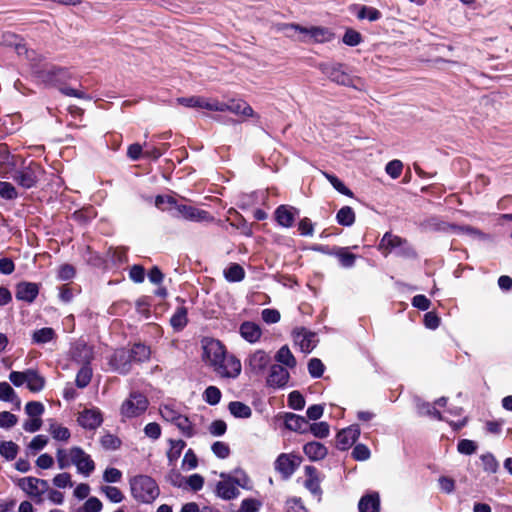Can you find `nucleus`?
<instances>
[{
	"label": "nucleus",
	"instance_id": "1",
	"mask_svg": "<svg viewBox=\"0 0 512 512\" xmlns=\"http://www.w3.org/2000/svg\"><path fill=\"white\" fill-rule=\"evenodd\" d=\"M154 205L178 220L189 222H212L214 220L210 211L185 198L177 200L171 195H157L154 198Z\"/></svg>",
	"mask_w": 512,
	"mask_h": 512
},
{
	"label": "nucleus",
	"instance_id": "2",
	"mask_svg": "<svg viewBox=\"0 0 512 512\" xmlns=\"http://www.w3.org/2000/svg\"><path fill=\"white\" fill-rule=\"evenodd\" d=\"M56 460L59 469L74 465L77 472L84 477H89L95 470V462L91 456L78 446L57 449Z\"/></svg>",
	"mask_w": 512,
	"mask_h": 512
},
{
	"label": "nucleus",
	"instance_id": "3",
	"mask_svg": "<svg viewBox=\"0 0 512 512\" xmlns=\"http://www.w3.org/2000/svg\"><path fill=\"white\" fill-rule=\"evenodd\" d=\"M133 498L141 503H152L160 493L157 483L147 475H137L130 479Z\"/></svg>",
	"mask_w": 512,
	"mask_h": 512
},
{
	"label": "nucleus",
	"instance_id": "4",
	"mask_svg": "<svg viewBox=\"0 0 512 512\" xmlns=\"http://www.w3.org/2000/svg\"><path fill=\"white\" fill-rule=\"evenodd\" d=\"M222 480L216 483L215 494L223 500H232L239 496L238 486L243 489H251L250 479L246 475L231 477L221 474Z\"/></svg>",
	"mask_w": 512,
	"mask_h": 512
},
{
	"label": "nucleus",
	"instance_id": "5",
	"mask_svg": "<svg viewBox=\"0 0 512 512\" xmlns=\"http://www.w3.org/2000/svg\"><path fill=\"white\" fill-rule=\"evenodd\" d=\"M321 72L332 82L338 85L351 87L359 90L358 83L360 78L351 76L346 70V66L342 63H321L319 65Z\"/></svg>",
	"mask_w": 512,
	"mask_h": 512
},
{
	"label": "nucleus",
	"instance_id": "6",
	"mask_svg": "<svg viewBox=\"0 0 512 512\" xmlns=\"http://www.w3.org/2000/svg\"><path fill=\"white\" fill-rule=\"evenodd\" d=\"M35 77L40 80L45 86L60 87L65 85L72 79L71 71L66 67L52 66L49 69H37L34 71Z\"/></svg>",
	"mask_w": 512,
	"mask_h": 512
},
{
	"label": "nucleus",
	"instance_id": "7",
	"mask_svg": "<svg viewBox=\"0 0 512 512\" xmlns=\"http://www.w3.org/2000/svg\"><path fill=\"white\" fill-rule=\"evenodd\" d=\"M44 173L45 171L40 164L31 161L29 165L16 170L13 179L22 188L30 189L36 186L39 178Z\"/></svg>",
	"mask_w": 512,
	"mask_h": 512
},
{
	"label": "nucleus",
	"instance_id": "8",
	"mask_svg": "<svg viewBox=\"0 0 512 512\" xmlns=\"http://www.w3.org/2000/svg\"><path fill=\"white\" fill-rule=\"evenodd\" d=\"M149 405V401L145 395L132 392L122 402L120 406V414L123 418H135L145 413Z\"/></svg>",
	"mask_w": 512,
	"mask_h": 512
},
{
	"label": "nucleus",
	"instance_id": "9",
	"mask_svg": "<svg viewBox=\"0 0 512 512\" xmlns=\"http://www.w3.org/2000/svg\"><path fill=\"white\" fill-rule=\"evenodd\" d=\"M215 373L221 378L235 379L242 370V365L239 359L233 355H224L220 363L213 366Z\"/></svg>",
	"mask_w": 512,
	"mask_h": 512
},
{
	"label": "nucleus",
	"instance_id": "10",
	"mask_svg": "<svg viewBox=\"0 0 512 512\" xmlns=\"http://www.w3.org/2000/svg\"><path fill=\"white\" fill-rule=\"evenodd\" d=\"M203 360L211 367L220 363L223 356L226 355L225 347L216 339L205 338L202 341Z\"/></svg>",
	"mask_w": 512,
	"mask_h": 512
},
{
	"label": "nucleus",
	"instance_id": "11",
	"mask_svg": "<svg viewBox=\"0 0 512 512\" xmlns=\"http://www.w3.org/2000/svg\"><path fill=\"white\" fill-rule=\"evenodd\" d=\"M17 485L30 497L40 498L49 489V484L46 480L36 477L20 478Z\"/></svg>",
	"mask_w": 512,
	"mask_h": 512
},
{
	"label": "nucleus",
	"instance_id": "12",
	"mask_svg": "<svg viewBox=\"0 0 512 512\" xmlns=\"http://www.w3.org/2000/svg\"><path fill=\"white\" fill-rule=\"evenodd\" d=\"M287 27L299 31L300 33L308 34L316 43L330 42L335 36V34L326 27L312 26L307 28L295 23L288 24Z\"/></svg>",
	"mask_w": 512,
	"mask_h": 512
},
{
	"label": "nucleus",
	"instance_id": "13",
	"mask_svg": "<svg viewBox=\"0 0 512 512\" xmlns=\"http://www.w3.org/2000/svg\"><path fill=\"white\" fill-rule=\"evenodd\" d=\"M77 422L85 429L94 430L103 422V416L100 409L96 407L85 408L79 412Z\"/></svg>",
	"mask_w": 512,
	"mask_h": 512
},
{
	"label": "nucleus",
	"instance_id": "14",
	"mask_svg": "<svg viewBox=\"0 0 512 512\" xmlns=\"http://www.w3.org/2000/svg\"><path fill=\"white\" fill-rule=\"evenodd\" d=\"M176 102L178 105H182L187 108L205 109L208 111L221 109V107L214 104V99L203 96L178 97Z\"/></svg>",
	"mask_w": 512,
	"mask_h": 512
},
{
	"label": "nucleus",
	"instance_id": "15",
	"mask_svg": "<svg viewBox=\"0 0 512 512\" xmlns=\"http://www.w3.org/2000/svg\"><path fill=\"white\" fill-rule=\"evenodd\" d=\"M214 104L221 107V109H214L213 111L215 112L229 111L233 114L243 115L246 117H251L254 114L252 107L245 101L232 100L230 103H225L214 99Z\"/></svg>",
	"mask_w": 512,
	"mask_h": 512
},
{
	"label": "nucleus",
	"instance_id": "16",
	"mask_svg": "<svg viewBox=\"0 0 512 512\" xmlns=\"http://www.w3.org/2000/svg\"><path fill=\"white\" fill-rule=\"evenodd\" d=\"M301 458L294 454H281L276 462V469L285 477L291 476L300 465Z\"/></svg>",
	"mask_w": 512,
	"mask_h": 512
},
{
	"label": "nucleus",
	"instance_id": "17",
	"mask_svg": "<svg viewBox=\"0 0 512 512\" xmlns=\"http://www.w3.org/2000/svg\"><path fill=\"white\" fill-rule=\"evenodd\" d=\"M300 210L292 205H279L274 211L276 224H294L299 218Z\"/></svg>",
	"mask_w": 512,
	"mask_h": 512
},
{
	"label": "nucleus",
	"instance_id": "18",
	"mask_svg": "<svg viewBox=\"0 0 512 512\" xmlns=\"http://www.w3.org/2000/svg\"><path fill=\"white\" fill-rule=\"evenodd\" d=\"M294 342L304 353H310L317 344L315 334L305 329L296 330L294 332Z\"/></svg>",
	"mask_w": 512,
	"mask_h": 512
},
{
	"label": "nucleus",
	"instance_id": "19",
	"mask_svg": "<svg viewBox=\"0 0 512 512\" xmlns=\"http://www.w3.org/2000/svg\"><path fill=\"white\" fill-rule=\"evenodd\" d=\"M360 435V429L357 425H352L340 431L337 435V447L346 450L352 446Z\"/></svg>",
	"mask_w": 512,
	"mask_h": 512
},
{
	"label": "nucleus",
	"instance_id": "20",
	"mask_svg": "<svg viewBox=\"0 0 512 512\" xmlns=\"http://www.w3.org/2000/svg\"><path fill=\"white\" fill-rule=\"evenodd\" d=\"M351 11L356 15L359 20H368L369 22H376L382 18V13L375 7L354 4L351 7Z\"/></svg>",
	"mask_w": 512,
	"mask_h": 512
},
{
	"label": "nucleus",
	"instance_id": "21",
	"mask_svg": "<svg viewBox=\"0 0 512 512\" xmlns=\"http://www.w3.org/2000/svg\"><path fill=\"white\" fill-rule=\"evenodd\" d=\"M289 380V372L280 365H273L267 377V384L272 387H284Z\"/></svg>",
	"mask_w": 512,
	"mask_h": 512
},
{
	"label": "nucleus",
	"instance_id": "22",
	"mask_svg": "<svg viewBox=\"0 0 512 512\" xmlns=\"http://www.w3.org/2000/svg\"><path fill=\"white\" fill-rule=\"evenodd\" d=\"M132 358L128 350H117L111 358V365L120 373H127L130 369Z\"/></svg>",
	"mask_w": 512,
	"mask_h": 512
},
{
	"label": "nucleus",
	"instance_id": "23",
	"mask_svg": "<svg viewBox=\"0 0 512 512\" xmlns=\"http://www.w3.org/2000/svg\"><path fill=\"white\" fill-rule=\"evenodd\" d=\"M269 363H270L269 355L262 350H258L256 352H254L249 357V361H248L249 367L255 373L262 372L268 366Z\"/></svg>",
	"mask_w": 512,
	"mask_h": 512
},
{
	"label": "nucleus",
	"instance_id": "24",
	"mask_svg": "<svg viewBox=\"0 0 512 512\" xmlns=\"http://www.w3.org/2000/svg\"><path fill=\"white\" fill-rule=\"evenodd\" d=\"M38 285L35 283L23 282L17 285L16 298L32 302L38 295Z\"/></svg>",
	"mask_w": 512,
	"mask_h": 512
},
{
	"label": "nucleus",
	"instance_id": "25",
	"mask_svg": "<svg viewBox=\"0 0 512 512\" xmlns=\"http://www.w3.org/2000/svg\"><path fill=\"white\" fill-rule=\"evenodd\" d=\"M306 480L304 486L314 495H320V480L317 474V470L313 466H306L304 468Z\"/></svg>",
	"mask_w": 512,
	"mask_h": 512
},
{
	"label": "nucleus",
	"instance_id": "26",
	"mask_svg": "<svg viewBox=\"0 0 512 512\" xmlns=\"http://www.w3.org/2000/svg\"><path fill=\"white\" fill-rule=\"evenodd\" d=\"M359 512H380L379 494L376 492L364 495L358 504Z\"/></svg>",
	"mask_w": 512,
	"mask_h": 512
},
{
	"label": "nucleus",
	"instance_id": "27",
	"mask_svg": "<svg viewBox=\"0 0 512 512\" xmlns=\"http://www.w3.org/2000/svg\"><path fill=\"white\" fill-rule=\"evenodd\" d=\"M240 334L248 342L255 343L260 339L262 332L257 324L253 322H244L240 326Z\"/></svg>",
	"mask_w": 512,
	"mask_h": 512
},
{
	"label": "nucleus",
	"instance_id": "28",
	"mask_svg": "<svg viewBox=\"0 0 512 512\" xmlns=\"http://www.w3.org/2000/svg\"><path fill=\"white\" fill-rule=\"evenodd\" d=\"M308 422L302 416L287 413L285 415V426L287 429L295 431V432H305L306 426Z\"/></svg>",
	"mask_w": 512,
	"mask_h": 512
},
{
	"label": "nucleus",
	"instance_id": "29",
	"mask_svg": "<svg viewBox=\"0 0 512 512\" xmlns=\"http://www.w3.org/2000/svg\"><path fill=\"white\" fill-rule=\"evenodd\" d=\"M303 449L306 456L312 461L323 459L327 454L326 448L319 442H309Z\"/></svg>",
	"mask_w": 512,
	"mask_h": 512
},
{
	"label": "nucleus",
	"instance_id": "30",
	"mask_svg": "<svg viewBox=\"0 0 512 512\" xmlns=\"http://www.w3.org/2000/svg\"><path fill=\"white\" fill-rule=\"evenodd\" d=\"M266 193L264 191H253L251 193L242 194L239 198V206L246 209L249 206L259 204L265 200Z\"/></svg>",
	"mask_w": 512,
	"mask_h": 512
},
{
	"label": "nucleus",
	"instance_id": "31",
	"mask_svg": "<svg viewBox=\"0 0 512 512\" xmlns=\"http://www.w3.org/2000/svg\"><path fill=\"white\" fill-rule=\"evenodd\" d=\"M27 387L31 392H40L45 386V378L38 371L28 369Z\"/></svg>",
	"mask_w": 512,
	"mask_h": 512
},
{
	"label": "nucleus",
	"instance_id": "32",
	"mask_svg": "<svg viewBox=\"0 0 512 512\" xmlns=\"http://www.w3.org/2000/svg\"><path fill=\"white\" fill-rule=\"evenodd\" d=\"M97 212L93 206L84 207L82 209L76 210L72 214V218L74 221L79 222L80 224H88L96 217Z\"/></svg>",
	"mask_w": 512,
	"mask_h": 512
},
{
	"label": "nucleus",
	"instance_id": "33",
	"mask_svg": "<svg viewBox=\"0 0 512 512\" xmlns=\"http://www.w3.org/2000/svg\"><path fill=\"white\" fill-rule=\"evenodd\" d=\"M230 413L237 418H249L252 414L251 408L243 402L233 401L228 405Z\"/></svg>",
	"mask_w": 512,
	"mask_h": 512
},
{
	"label": "nucleus",
	"instance_id": "34",
	"mask_svg": "<svg viewBox=\"0 0 512 512\" xmlns=\"http://www.w3.org/2000/svg\"><path fill=\"white\" fill-rule=\"evenodd\" d=\"M323 175L326 177V179L329 181V183L333 186V188L337 192H339L345 196H349V197L353 196V192L336 175L328 173V172H323Z\"/></svg>",
	"mask_w": 512,
	"mask_h": 512
},
{
	"label": "nucleus",
	"instance_id": "35",
	"mask_svg": "<svg viewBox=\"0 0 512 512\" xmlns=\"http://www.w3.org/2000/svg\"><path fill=\"white\" fill-rule=\"evenodd\" d=\"M275 359L277 362L284 364L288 368H294L296 366V359L288 346H282L278 350Z\"/></svg>",
	"mask_w": 512,
	"mask_h": 512
},
{
	"label": "nucleus",
	"instance_id": "36",
	"mask_svg": "<svg viewBox=\"0 0 512 512\" xmlns=\"http://www.w3.org/2000/svg\"><path fill=\"white\" fill-rule=\"evenodd\" d=\"M342 42L349 47H355L363 42V36L357 30L347 28L342 36Z\"/></svg>",
	"mask_w": 512,
	"mask_h": 512
},
{
	"label": "nucleus",
	"instance_id": "37",
	"mask_svg": "<svg viewBox=\"0 0 512 512\" xmlns=\"http://www.w3.org/2000/svg\"><path fill=\"white\" fill-rule=\"evenodd\" d=\"M130 356L135 362H143L150 358V348L143 344H135L129 351Z\"/></svg>",
	"mask_w": 512,
	"mask_h": 512
},
{
	"label": "nucleus",
	"instance_id": "38",
	"mask_svg": "<svg viewBox=\"0 0 512 512\" xmlns=\"http://www.w3.org/2000/svg\"><path fill=\"white\" fill-rule=\"evenodd\" d=\"M174 425L186 437H192L196 433L192 422L189 420L188 417H186L183 414L180 417H178V420L174 423Z\"/></svg>",
	"mask_w": 512,
	"mask_h": 512
},
{
	"label": "nucleus",
	"instance_id": "39",
	"mask_svg": "<svg viewBox=\"0 0 512 512\" xmlns=\"http://www.w3.org/2000/svg\"><path fill=\"white\" fill-rule=\"evenodd\" d=\"M187 310L179 307L170 319V323L175 330H182L187 324Z\"/></svg>",
	"mask_w": 512,
	"mask_h": 512
},
{
	"label": "nucleus",
	"instance_id": "40",
	"mask_svg": "<svg viewBox=\"0 0 512 512\" xmlns=\"http://www.w3.org/2000/svg\"><path fill=\"white\" fill-rule=\"evenodd\" d=\"M170 449L167 452V458L170 464H173L180 457L186 444L183 440H170Z\"/></svg>",
	"mask_w": 512,
	"mask_h": 512
},
{
	"label": "nucleus",
	"instance_id": "41",
	"mask_svg": "<svg viewBox=\"0 0 512 512\" xmlns=\"http://www.w3.org/2000/svg\"><path fill=\"white\" fill-rule=\"evenodd\" d=\"M55 336V332L52 328H41L33 332L32 340L37 344H44L51 341Z\"/></svg>",
	"mask_w": 512,
	"mask_h": 512
},
{
	"label": "nucleus",
	"instance_id": "42",
	"mask_svg": "<svg viewBox=\"0 0 512 512\" xmlns=\"http://www.w3.org/2000/svg\"><path fill=\"white\" fill-rule=\"evenodd\" d=\"M244 269L238 264H231L224 270L226 280L230 282H238L244 278Z\"/></svg>",
	"mask_w": 512,
	"mask_h": 512
},
{
	"label": "nucleus",
	"instance_id": "43",
	"mask_svg": "<svg viewBox=\"0 0 512 512\" xmlns=\"http://www.w3.org/2000/svg\"><path fill=\"white\" fill-rule=\"evenodd\" d=\"M100 492L103 493L113 503H120L124 499L122 491L115 486H101Z\"/></svg>",
	"mask_w": 512,
	"mask_h": 512
},
{
	"label": "nucleus",
	"instance_id": "44",
	"mask_svg": "<svg viewBox=\"0 0 512 512\" xmlns=\"http://www.w3.org/2000/svg\"><path fill=\"white\" fill-rule=\"evenodd\" d=\"M0 400L6 402L16 401L17 405H20V400L14 389L7 382H0Z\"/></svg>",
	"mask_w": 512,
	"mask_h": 512
},
{
	"label": "nucleus",
	"instance_id": "45",
	"mask_svg": "<svg viewBox=\"0 0 512 512\" xmlns=\"http://www.w3.org/2000/svg\"><path fill=\"white\" fill-rule=\"evenodd\" d=\"M49 432L55 440L68 441L70 438V431L68 428L55 422L50 424Z\"/></svg>",
	"mask_w": 512,
	"mask_h": 512
},
{
	"label": "nucleus",
	"instance_id": "46",
	"mask_svg": "<svg viewBox=\"0 0 512 512\" xmlns=\"http://www.w3.org/2000/svg\"><path fill=\"white\" fill-rule=\"evenodd\" d=\"M337 224H354L355 213L350 206H343L336 214Z\"/></svg>",
	"mask_w": 512,
	"mask_h": 512
},
{
	"label": "nucleus",
	"instance_id": "47",
	"mask_svg": "<svg viewBox=\"0 0 512 512\" xmlns=\"http://www.w3.org/2000/svg\"><path fill=\"white\" fill-rule=\"evenodd\" d=\"M91 377L92 369L88 365H84L77 373L76 385L79 388L86 387L90 383Z\"/></svg>",
	"mask_w": 512,
	"mask_h": 512
},
{
	"label": "nucleus",
	"instance_id": "48",
	"mask_svg": "<svg viewBox=\"0 0 512 512\" xmlns=\"http://www.w3.org/2000/svg\"><path fill=\"white\" fill-rule=\"evenodd\" d=\"M160 414L162 418L170 423H175L182 414L171 405H162L160 407Z\"/></svg>",
	"mask_w": 512,
	"mask_h": 512
},
{
	"label": "nucleus",
	"instance_id": "49",
	"mask_svg": "<svg viewBox=\"0 0 512 512\" xmlns=\"http://www.w3.org/2000/svg\"><path fill=\"white\" fill-rule=\"evenodd\" d=\"M18 453V446L12 441L2 442L0 445V454L7 460H13Z\"/></svg>",
	"mask_w": 512,
	"mask_h": 512
},
{
	"label": "nucleus",
	"instance_id": "50",
	"mask_svg": "<svg viewBox=\"0 0 512 512\" xmlns=\"http://www.w3.org/2000/svg\"><path fill=\"white\" fill-rule=\"evenodd\" d=\"M401 244V239L398 236L392 235L390 233H385L383 236L379 247L382 250L388 252L390 249L397 247Z\"/></svg>",
	"mask_w": 512,
	"mask_h": 512
},
{
	"label": "nucleus",
	"instance_id": "51",
	"mask_svg": "<svg viewBox=\"0 0 512 512\" xmlns=\"http://www.w3.org/2000/svg\"><path fill=\"white\" fill-rule=\"evenodd\" d=\"M402 169H403V163L398 159L389 161L385 167L386 173L392 179H397L401 175Z\"/></svg>",
	"mask_w": 512,
	"mask_h": 512
},
{
	"label": "nucleus",
	"instance_id": "52",
	"mask_svg": "<svg viewBox=\"0 0 512 512\" xmlns=\"http://www.w3.org/2000/svg\"><path fill=\"white\" fill-rule=\"evenodd\" d=\"M0 197L5 200L16 199L17 191L10 182L0 181Z\"/></svg>",
	"mask_w": 512,
	"mask_h": 512
},
{
	"label": "nucleus",
	"instance_id": "53",
	"mask_svg": "<svg viewBox=\"0 0 512 512\" xmlns=\"http://www.w3.org/2000/svg\"><path fill=\"white\" fill-rule=\"evenodd\" d=\"M311 433L318 438H326L329 435V425L326 422H317L310 425Z\"/></svg>",
	"mask_w": 512,
	"mask_h": 512
},
{
	"label": "nucleus",
	"instance_id": "54",
	"mask_svg": "<svg viewBox=\"0 0 512 512\" xmlns=\"http://www.w3.org/2000/svg\"><path fill=\"white\" fill-rule=\"evenodd\" d=\"M52 482L57 488H67L73 486L71 475L67 472H62L55 475Z\"/></svg>",
	"mask_w": 512,
	"mask_h": 512
},
{
	"label": "nucleus",
	"instance_id": "55",
	"mask_svg": "<svg viewBox=\"0 0 512 512\" xmlns=\"http://www.w3.org/2000/svg\"><path fill=\"white\" fill-rule=\"evenodd\" d=\"M102 507V502L97 497H90L83 504L79 512H100Z\"/></svg>",
	"mask_w": 512,
	"mask_h": 512
},
{
	"label": "nucleus",
	"instance_id": "56",
	"mask_svg": "<svg viewBox=\"0 0 512 512\" xmlns=\"http://www.w3.org/2000/svg\"><path fill=\"white\" fill-rule=\"evenodd\" d=\"M25 411L29 417L39 418V416L44 412V406L40 402L31 401L26 404Z\"/></svg>",
	"mask_w": 512,
	"mask_h": 512
},
{
	"label": "nucleus",
	"instance_id": "57",
	"mask_svg": "<svg viewBox=\"0 0 512 512\" xmlns=\"http://www.w3.org/2000/svg\"><path fill=\"white\" fill-rule=\"evenodd\" d=\"M288 404L292 409L301 410L305 406V400L298 391H293L289 394Z\"/></svg>",
	"mask_w": 512,
	"mask_h": 512
},
{
	"label": "nucleus",
	"instance_id": "58",
	"mask_svg": "<svg viewBox=\"0 0 512 512\" xmlns=\"http://www.w3.org/2000/svg\"><path fill=\"white\" fill-rule=\"evenodd\" d=\"M221 392L215 386H209L204 392V399L207 403L215 405L220 401Z\"/></svg>",
	"mask_w": 512,
	"mask_h": 512
},
{
	"label": "nucleus",
	"instance_id": "59",
	"mask_svg": "<svg viewBox=\"0 0 512 512\" xmlns=\"http://www.w3.org/2000/svg\"><path fill=\"white\" fill-rule=\"evenodd\" d=\"M17 421H18V419L14 414H12L8 411L0 412V427L1 428L9 429V428L15 426Z\"/></svg>",
	"mask_w": 512,
	"mask_h": 512
},
{
	"label": "nucleus",
	"instance_id": "60",
	"mask_svg": "<svg viewBox=\"0 0 512 512\" xmlns=\"http://www.w3.org/2000/svg\"><path fill=\"white\" fill-rule=\"evenodd\" d=\"M308 370L312 377H320L324 372V365L319 359L313 358L308 363Z\"/></svg>",
	"mask_w": 512,
	"mask_h": 512
},
{
	"label": "nucleus",
	"instance_id": "61",
	"mask_svg": "<svg viewBox=\"0 0 512 512\" xmlns=\"http://www.w3.org/2000/svg\"><path fill=\"white\" fill-rule=\"evenodd\" d=\"M197 463L198 459L195 453L191 449L187 450L182 460V467L186 470H192L196 468Z\"/></svg>",
	"mask_w": 512,
	"mask_h": 512
},
{
	"label": "nucleus",
	"instance_id": "62",
	"mask_svg": "<svg viewBox=\"0 0 512 512\" xmlns=\"http://www.w3.org/2000/svg\"><path fill=\"white\" fill-rule=\"evenodd\" d=\"M122 478V473L117 468H107L103 473V480L107 483L119 482Z\"/></svg>",
	"mask_w": 512,
	"mask_h": 512
},
{
	"label": "nucleus",
	"instance_id": "63",
	"mask_svg": "<svg viewBox=\"0 0 512 512\" xmlns=\"http://www.w3.org/2000/svg\"><path fill=\"white\" fill-rule=\"evenodd\" d=\"M482 464L485 471L490 473H495L498 469V462L495 459V457L491 454L483 455L482 458Z\"/></svg>",
	"mask_w": 512,
	"mask_h": 512
},
{
	"label": "nucleus",
	"instance_id": "64",
	"mask_svg": "<svg viewBox=\"0 0 512 512\" xmlns=\"http://www.w3.org/2000/svg\"><path fill=\"white\" fill-rule=\"evenodd\" d=\"M212 451L217 457L222 459L227 458L230 454L229 446L221 441H217L212 445Z\"/></svg>",
	"mask_w": 512,
	"mask_h": 512
}]
</instances>
